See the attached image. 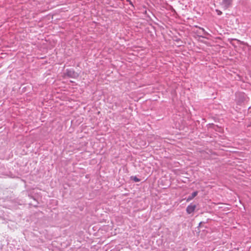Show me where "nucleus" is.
Returning <instances> with one entry per match:
<instances>
[{"label": "nucleus", "instance_id": "obj_7", "mask_svg": "<svg viewBox=\"0 0 251 251\" xmlns=\"http://www.w3.org/2000/svg\"><path fill=\"white\" fill-rule=\"evenodd\" d=\"M216 11L217 12L218 15H221L222 14V12L220 10H216Z\"/></svg>", "mask_w": 251, "mask_h": 251}, {"label": "nucleus", "instance_id": "obj_8", "mask_svg": "<svg viewBox=\"0 0 251 251\" xmlns=\"http://www.w3.org/2000/svg\"><path fill=\"white\" fill-rule=\"evenodd\" d=\"M126 0L127 2H128L129 3V4H131V5H133V4H132V2H131V0Z\"/></svg>", "mask_w": 251, "mask_h": 251}, {"label": "nucleus", "instance_id": "obj_3", "mask_svg": "<svg viewBox=\"0 0 251 251\" xmlns=\"http://www.w3.org/2000/svg\"><path fill=\"white\" fill-rule=\"evenodd\" d=\"M196 208V205L195 204L191 203L187 207L186 212L188 214H191L195 211Z\"/></svg>", "mask_w": 251, "mask_h": 251}, {"label": "nucleus", "instance_id": "obj_2", "mask_svg": "<svg viewBox=\"0 0 251 251\" xmlns=\"http://www.w3.org/2000/svg\"><path fill=\"white\" fill-rule=\"evenodd\" d=\"M232 2V0H222L221 5L225 9H226L231 5Z\"/></svg>", "mask_w": 251, "mask_h": 251}, {"label": "nucleus", "instance_id": "obj_5", "mask_svg": "<svg viewBox=\"0 0 251 251\" xmlns=\"http://www.w3.org/2000/svg\"><path fill=\"white\" fill-rule=\"evenodd\" d=\"M200 29L201 30L202 34L204 35H208V33L204 30V29L202 27H199Z\"/></svg>", "mask_w": 251, "mask_h": 251}, {"label": "nucleus", "instance_id": "obj_4", "mask_svg": "<svg viewBox=\"0 0 251 251\" xmlns=\"http://www.w3.org/2000/svg\"><path fill=\"white\" fill-rule=\"evenodd\" d=\"M198 191H195L193 192L191 195H190L187 199V201H189L191 200H192L193 199H194L197 195H198Z\"/></svg>", "mask_w": 251, "mask_h": 251}, {"label": "nucleus", "instance_id": "obj_6", "mask_svg": "<svg viewBox=\"0 0 251 251\" xmlns=\"http://www.w3.org/2000/svg\"><path fill=\"white\" fill-rule=\"evenodd\" d=\"M133 179L134 180V181L135 182H139V181H140V179H139L138 178H137L136 176H134V177H133Z\"/></svg>", "mask_w": 251, "mask_h": 251}, {"label": "nucleus", "instance_id": "obj_1", "mask_svg": "<svg viewBox=\"0 0 251 251\" xmlns=\"http://www.w3.org/2000/svg\"><path fill=\"white\" fill-rule=\"evenodd\" d=\"M65 74L67 76L74 78H76L78 76V74L73 69H67Z\"/></svg>", "mask_w": 251, "mask_h": 251}]
</instances>
